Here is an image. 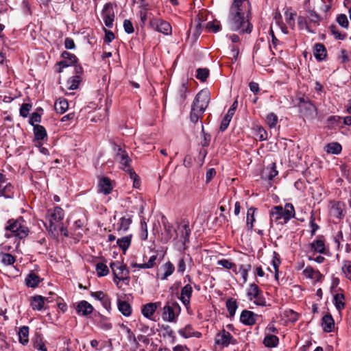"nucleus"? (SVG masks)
Returning a JSON list of instances; mask_svg holds the SVG:
<instances>
[{"mask_svg":"<svg viewBox=\"0 0 351 351\" xmlns=\"http://www.w3.org/2000/svg\"><path fill=\"white\" fill-rule=\"evenodd\" d=\"M295 208L292 204L287 203L283 208L281 206H274L270 212V223L284 225L286 224L291 219L295 217Z\"/></svg>","mask_w":351,"mask_h":351,"instance_id":"obj_3","label":"nucleus"},{"mask_svg":"<svg viewBox=\"0 0 351 351\" xmlns=\"http://www.w3.org/2000/svg\"><path fill=\"white\" fill-rule=\"evenodd\" d=\"M278 121V117L274 112H270L266 116L265 121L270 128H275Z\"/></svg>","mask_w":351,"mask_h":351,"instance_id":"obj_47","label":"nucleus"},{"mask_svg":"<svg viewBox=\"0 0 351 351\" xmlns=\"http://www.w3.org/2000/svg\"><path fill=\"white\" fill-rule=\"evenodd\" d=\"M341 149V145L339 143H330L326 146V151L328 154H338Z\"/></svg>","mask_w":351,"mask_h":351,"instance_id":"obj_44","label":"nucleus"},{"mask_svg":"<svg viewBox=\"0 0 351 351\" xmlns=\"http://www.w3.org/2000/svg\"><path fill=\"white\" fill-rule=\"evenodd\" d=\"M68 108L69 104L65 99L60 98L55 102V110L59 114L64 113Z\"/></svg>","mask_w":351,"mask_h":351,"instance_id":"obj_32","label":"nucleus"},{"mask_svg":"<svg viewBox=\"0 0 351 351\" xmlns=\"http://www.w3.org/2000/svg\"><path fill=\"white\" fill-rule=\"evenodd\" d=\"M62 56L66 60L60 62L59 65L60 66V68L69 66L77 61L76 56L67 51H64L62 53Z\"/></svg>","mask_w":351,"mask_h":351,"instance_id":"obj_24","label":"nucleus"},{"mask_svg":"<svg viewBox=\"0 0 351 351\" xmlns=\"http://www.w3.org/2000/svg\"><path fill=\"white\" fill-rule=\"evenodd\" d=\"M110 267L114 274L115 279L119 280V281H122L125 284L128 283V280L129 272L124 265L119 262L112 263L110 264Z\"/></svg>","mask_w":351,"mask_h":351,"instance_id":"obj_9","label":"nucleus"},{"mask_svg":"<svg viewBox=\"0 0 351 351\" xmlns=\"http://www.w3.org/2000/svg\"><path fill=\"white\" fill-rule=\"evenodd\" d=\"M141 239L142 240H146L148 237L147 232V226L145 221L141 222Z\"/></svg>","mask_w":351,"mask_h":351,"instance_id":"obj_58","label":"nucleus"},{"mask_svg":"<svg viewBox=\"0 0 351 351\" xmlns=\"http://www.w3.org/2000/svg\"><path fill=\"white\" fill-rule=\"evenodd\" d=\"M250 269L251 265L249 264L240 265L239 269L236 267V271H234L236 274V280L239 281L240 283H245L247 282V274Z\"/></svg>","mask_w":351,"mask_h":351,"instance_id":"obj_16","label":"nucleus"},{"mask_svg":"<svg viewBox=\"0 0 351 351\" xmlns=\"http://www.w3.org/2000/svg\"><path fill=\"white\" fill-rule=\"evenodd\" d=\"M175 271V266L171 261H167L163 264L158 272V276L162 280L167 279Z\"/></svg>","mask_w":351,"mask_h":351,"instance_id":"obj_14","label":"nucleus"},{"mask_svg":"<svg viewBox=\"0 0 351 351\" xmlns=\"http://www.w3.org/2000/svg\"><path fill=\"white\" fill-rule=\"evenodd\" d=\"M256 208L251 207L247 212V229L252 230L253 229V223L255 221L254 214Z\"/></svg>","mask_w":351,"mask_h":351,"instance_id":"obj_43","label":"nucleus"},{"mask_svg":"<svg viewBox=\"0 0 351 351\" xmlns=\"http://www.w3.org/2000/svg\"><path fill=\"white\" fill-rule=\"evenodd\" d=\"M330 32L331 34L334 36L335 39L337 40H344L346 38V34H343L338 30L337 27L335 25H331L329 27Z\"/></svg>","mask_w":351,"mask_h":351,"instance_id":"obj_53","label":"nucleus"},{"mask_svg":"<svg viewBox=\"0 0 351 351\" xmlns=\"http://www.w3.org/2000/svg\"><path fill=\"white\" fill-rule=\"evenodd\" d=\"M161 303L160 302H150L147 303L143 306L141 309V313L143 315L148 319H150L151 317L154 314L158 307L160 306Z\"/></svg>","mask_w":351,"mask_h":351,"instance_id":"obj_19","label":"nucleus"},{"mask_svg":"<svg viewBox=\"0 0 351 351\" xmlns=\"http://www.w3.org/2000/svg\"><path fill=\"white\" fill-rule=\"evenodd\" d=\"M99 190L104 194H109L112 190L111 182L108 178H102L99 180L98 184Z\"/></svg>","mask_w":351,"mask_h":351,"instance_id":"obj_23","label":"nucleus"},{"mask_svg":"<svg viewBox=\"0 0 351 351\" xmlns=\"http://www.w3.org/2000/svg\"><path fill=\"white\" fill-rule=\"evenodd\" d=\"M162 224L165 231L164 240L165 242H167L171 239L173 237V231L176 230H173V225L168 221H162Z\"/></svg>","mask_w":351,"mask_h":351,"instance_id":"obj_39","label":"nucleus"},{"mask_svg":"<svg viewBox=\"0 0 351 351\" xmlns=\"http://www.w3.org/2000/svg\"><path fill=\"white\" fill-rule=\"evenodd\" d=\"M115 152L114 160L119 162L121 169L128 172L131 176H136V173L130 167L131 159L126 150L121 145L114 144L113 147Z\"/></svg>","mask_w":351,"mask_h":351,"instance_id":"obj_6","label":"nucleus"},{"mask_svg":"<svg viewBox=\"0 0 351 351\" xmlns=\"http://www.w3.org/2000/svg\"><path fill=\"white\" fill-rule=\"evenodd\" d=\"M176 232L177 238H180V241L184 245V249H186V243L189 241L191 234V229L189 227V221L188 219H182L177 226Z\"/></svg>","mask_w":351,"mask_h":351,"instance_id":"obj_8","label":"nucleus"},{"mask_svg":"<svg viewBox=\"0 0 351 351\" xmlns=\"http://www.w3.org/2000/svg\"><path fill=\"white\" fill-rule=\"evenodd\" d=\"M123 28L125 32L128 34H132L134 31L132 23L128 19L124 20Z\"/></svg>","mask_w":351,"mask_h":351,"instance_id":"obj_59","label":"nucleus"},{"mask_svg":"<svg viewBox=\"0 0 351 351\" xmlns=\"http://www.w3.org/2000/svg\"><path fill=\"white\" fill-rule=\"evenodd\" d=\"M322 326L323 330L326 332L332 331L335 326V322L331 315H325L322 319Z\"/></svg>","mask_w":351,"mask_h":351,"instance_id":"obj_25","label":"nucleus"},{"mask_svg":"<svg viewBox=\"0 0 351 351\" xmlns=\"http://www.w3.org/2000/svg\"><path fill=\"white\" fill-rule=\"evenodd\" d=\"M345 297L343 293H337L334 295L333 300L335 305V307L338 311H341L345 307V302H344Z\"/></svg>","mask_w":351,"mask_h":351,"instance_id":"obj_37","label":"nucleus"},{"mask_svg":"<svg viewBox=\"0 0 351 351\" xmlns=\"http://www.w3.org/2000/svg\"><path fill=\"white\" fill-rule=\"evenodd\" d=\"M162 311V317L165 321L175 322L180 313L181 308L177 302L169 300L166 303Z\"/></svg>","mask_w":351,"mask_h":351,"instance_id":"obj_7","label":"nucleus"},{"mask_svg":"<svg viewBox=\"0 0 351 351\" xmlns=\"http://www.w3.org/2000/svg\"><path fill=\"white\" fill-rule=\"evenodd\" d=\"M1 261L5 265H12L15 262V258L8 253H4L1 255Z\"/></svg>","mask_w":351,"mask_h":351,"instance_id":"obj_54","label":"nucleus"},{"mask_svg":"<svg viewBox=\"0 0 351 351\" xmlns=\"http://www.w3.org/2000/svg\"><path fill=\"white\" fill-rule=\"evenodd\" d=\"M209 75V70L206 68H199L197 70L196 78L201 80L202 82H204L206 80L208 76Z\"/></svg>","mask_w":351,"mask_h":351,"instance_id":"obj_49","label":"nucleus"},{"mask_svg":"<svg viewBox=\"0 0 351 351\" xmlns=\"http://www.w3.org/2000/svg\"><path fill=\"white\" fill-rule=\"evenodd\" d=\"M252 289L248 291L247 294L250 300H252L253 298L257 297L262 292L258 289V287H252Z\"/></svg>","mask_w":351,"mask_h":351,"instance_id":"obj_62","label":"nucleus"},{"mask_svg":"<svg viewBox=\"0 0 351 351\" xmlns=\"http://www.w3.org/2000/svg\"><path fill=\"white\" fill-rule=\"evenodd\" d=\"M345 204L342 202H331L330 215V216L341 219L345 215Z\"/></svg>","mask_w":351,"mask_h":351,"instance_id":"obj_13","label":"nucleus"},{"mask_svg":"<svg viewBox=\"0 0 351 351\" xmlns=\"http://www.w3.org/2000/svg\"><path fill=\"white\" fill-rule=\"evenodd\" d=\"M191 287H184L182 289L180 300L185 306H187L189 304V298L191 297Z\"/></svg>","mask_w":351,"mask_h":351,"instance_id":"obj_40","label":"nucleus"},{"mask_svg":"<svg viewBox=\"0 0 351 351\" xmlns=\"http://www.w3.org/2000/svg\"><path fill=\"white\" fill-rule=\"evenodd\" d=\"M311 248L315 252L323 253L325 250L324 243L321 239H317L311 243Z\"/></svg>","mask_w":351,"mask_h":351,"instance_id":"obj_48","label":"nucleus"},{"mask_svg":"<svg viewBox=\"0 0 351 351\" xmlns=\"http://www.w3.org/2000/svg\"><path fill=\"white\" fill-rule=\"evenodd\" d=\"M250 11L251 4L248 0H234L230 8L229 23L231 29L250 34L252 29L248 19Z\"/></svg>","mask_w":351,"mask_h":351,"instance_id":"obj_1","label":"nucleus"},{"mask_svg":"<svg viewBox=\"0 0 351 351\" xmlns=\"http://www.w3.org/2000/svg\"><path fill=\"white\" fill-rule=\"evenodd\" d=\"M80 82V77L79 75H75L70 79H69L66 82V87L69 90H75L78 88Z\"/></svg>","mask_w":351,"mask_h":351,"instance_id":"obj_45","label":"nucleus"},{"mask_svg":"<svg viewBox=\"0 0 351 351\" xmlns=\"http://www.w3.org/2000/svg\"><path fill=\"white\" fill-rule=\"evenodd\" d=\"M114 13L110 10H106L103 13V19L106 27H112L114 21Z\"/></svg>","mask_w":351,"mask_h":351,"instance_id":"obj_41","label":"nucleus"},{"mask_svg":"<svg viewBox=\"0 0 351 351\" xmlns=\"http://www.w3.org/2000/svg\"><path fill=\"white\" fill-rule=\"evenodd\" d=\"M43 279L35 272L31 271L25 278L26 285H38Z\"/></svg>","mask_w":351,"mask_h":351,"instance_id":"obj_34","label":"nucleus"},{"mask_svg":"<svg viewBox=\"0 0 351 351\" xmlns=\"http://www.w3.org/2000/svg\"><path fill=\"white\" fill-rule=\"evenodd\" d=\"M257 315L252 311L243 310L240 315V321L245 325L252 326L256 323Z\"/></svg>","mask_w":351,"mask_h":351,"instance_id":"obj_18","label":"nucleus"},{"mask_svg":"<svg viewBox=\"0 0 351 351\" xmlns=\"http://www.w3.org/2000/svg\"><path fill=\"white\" fill-rule=\"evenodd\" d=\"M64 215V210L59 206H56L53 209L47 210L45 226L53 237L58 234V224L63 219Z\"/></svg>","mask_w":351,"mask_h":351,"instance_id":"obj_5","label":"nucleus"},{"mask_svg":"<svg viewBox=\"0 0 351 351\" xmlns=\"http://www.w3.org/2000/svg\"><path fill=\"white\" fill-rule=\"evenodd\" d=\"M122 328L126 332L129 342L130 343L137 344L138 341L134 332L126 326L123 325Z\"/></svg>","mask_w":351,"mask_h":351,"instance_id":"obj_52","label":"nucleus"},{"mask_svg":"<svg viewBox=\"0 0 351 351\" xmlns=\"http://www.w3.org/2000/svg\"><path fill=\"white\" fill-rule=\"evenodd\" d=\"M217 265L219 266H221L223 268L226 269H231L233 272L236 271L237 265L229 259L223 258L219 260L217 263Z\"/></svg>","mask_w":351,"mask_h":351,"instance_id":"obj_42","label":"nucleus"},{"mask_svg":"<svg viewBox=\"0 0 351 351\" xmlns=\"http://www.w3.org/2000/svg\"><path fill=\"white\" fill-rule=\"evenodd\" d=\"M210 101L209 93L202 90L195 96L190 112V120L195 123L202 117Z\"/></svg>","mask_w":351,"mask_h":351,"instance_id":"obj_2","label":"nucleus"},{"mask_svg":"<svg viewBox=\"0 0 351 351\" xmlns=\"http://www.w3.org/2000/svg\"><path fill=\"white\" fill-rule=\"evenodd\" d=\"M278 173V172L276 170V163L272 162L263 169L261 175L263 178L268 180H272Z\"/></svg>","mask_w":351,"mask_h":351,"instance_id":"obj_21","label":"nucleus"},{"mask_svg":"<svg viewBox=\"0 0 351 351\" xmlns=\"http://www.w3.org/2000/svg\"><path fill=\"white\" fill-rule=\"evenodd\" d=\"M187 92H188V88L186 86V84H182L181 86L180 87L178 94L180 97V99L184 101L187 96Z\"/></svg>","mask_w":351,"mask_h":351,"instance_id":"obj_61","label":"nucleus"},{"mask_svg":"<svg viewBox=\"0 0 351 351\" xmlns=\"http://www.w3.org/2000/svg\"><path fill=\"white\" fill-rule=\"evenodd\" d=\"M271 45H270V50L272 52L273 54H275L274 49L280 51H282V49L280 47L281 43L276 38L275 36L274 32L271 30Z\"/></svg>","mask_w":351,"mask_h":351,"instance_id":"obj_46","label":"nucleus"},{"mask_svg":"<svg viewBox=\"0 0 351 351\" xmlns=\"http://www.w3.org/2000/svg\"><path fill=\"white\" fill-rule=\"evenodd\" d=\"M19 342L23 345H25L29 341V327L22 326L19 331Z\"/></svg>","mask_w":351,"mask_h":351,"instance_id":"obj_36","label":"nucleus"},{"mask_svg":"<svg viewBox=\"0 0 351 351\" xmlns=\"http://www.w3.org/2000/svg\"><path fill=\"white\" fill-rule=\"evenodd\" d=\"M278 342V337L274 335H266L263 340V344L267 348H275Z\"/></svg>","mask_w":351,"mask_h":351,"instance_id":"obj_35","label":"nucleus"},{"mask_svg":"<svg viewBox=\"0 0 351 351\" xmlns=\"http://www.w3.org/2000/svg\"><path fill=\"white\" fill-rule=\"evenodd\" d=\"M178 333L184 338H189L192 336L199 337L200 333L194 332L193 327L191 325H186L184 328L179 330Z\"/></svg>","mask_w":351,"mask_h":351,"instance_id":"obj_31","label":"nucleus"},{"mask_svg":"<svg viewBox=\"0 0 351 351\" xmlns=\"http://www.w3.org/2000/svg\"><path fill=\"white\" fill-rule=\"evenodd\" d=\"M238 102L237 101H234L230 108L228 110V113L225 115L223 119L221 121L220 125V131L224 132L227 128L228 127L230 122L234 114V111L237 108Z\"/></svg>","mask_w":351,"mask_h":351,"instance_id":"obj_15","label":"nucleus"},{"mask_svg":"<svg viewBox=\"0 0 351 351\" xmlns=\"http://www.w3.org/2000/svg\"><path fill=\"white\" fill-rule=\"evenodd\" d=\"M157 255L152 256L148 260L147 263H145L146 267L148 269L153 268L156 265Z\"/></svg>","mask_w":351,"mask_h":351,"instance_id":"obj_64","label":"nucleus"},{"mask_svg":"<svg viewBox=\"0 0 351 351\" xmlns=\"http://www.w3.org/2000/svg\"><path fill=\"white\" fill-rule=\"evenodd\" d=\"M303 274L305 278L311 279L315 283L320 282L323 278L318 270L314 269L311 267H306L303 271Z\"/></svg>","mask_w":351,"mask_h":351,"instance_id":"obj_20","label":"nucleus"},{"mask_svg":"<svg viewBox=\"0 0 351 351\" xmlns=\"http://www.w3.org/2000/svg\"><path fill=\"white\" fill-rule=\"evenodd\" d=\"M314 56L319 60H323L326 57V49L322 43H316L314 45Z\"/></svg>","mask_w":351,"mask_h":351,"instance_id":"obj_27","label":"nucleus"},{"mask_svg":"<svg viewBox=\"0 0 351 351\" xmlns=\"http://www.w3.org/2000/svg\"><path fill=\"white\" fill-rule=\"evenodd\" d=\"M5 229L7 237L14 236L20 239L26 237L29 232V228L26 226V222L22 217L17 219H10Z\"/></svg>","mask_w":351,"mask_h":351,"instance_id":"obj_4","label":"nucleus"},{"mask_svg":"<svg viewBox=\"0 0 351 351\" xmlns=\"http://www.w3.org/2000/svg\"><path fill=\"white\" fill-rule=\"evenodd\" d=\"M41 121V115L38 114V112H33L30 117L29 123L31 124L33 127L36 125L35 123H40Z\"/></svg>","mask_w":351,"mask_h":351,"instance_id":"obj_57","label":"nucleus"},{"mask_svg":"<svg viewBox=\"0 0 351 351\" xmlns=\"http://www.w3.org/2000/svg\"><path fill=\"white\" fill-rule=\"evenodd\" d=\"M96 271L99 276H103L108 274L109 269L106 264L99 263L96 265Z\"/></svg>","mask_w":351,"mask_h":351,"instance_id":"obj_51","label":"nucleus"},{"mask_svg":"<svg viewBox=\"0 0 351 351\" xmlns=\"http://www.w3.org/2000/svg\"><path fill=\"white\" fill-rule=\"evenodd\" d=\"M14 194V187L10 182H6L3 186L0 189V197L5 198H12Z\"/></svg>","mask_w":351,"mask_h":351,"instance_id":"obj_33","label":"nucleus"},{"mask_svg":"<svg viewBox=\"0 0 351 351\" xmlns=\"http://www.w3.org/2000/svg\"><path fill=\"white\" fill-rule=\"evenodd\" d=\"M45 303V298L41 295H36L32 298L31 306L33 310L40 311Z\"/></svg>","mask_w":351,"mask_h":351,"instance_id":"obj_30","label":"nucleus"},{"mask_svg":"<svg viewBox=\"0 0 351 351\" xmlns=\"http://www.w3.org/2000/svg\"><path fill=\"white\" fill-rule=\"evenodd\" d=\"M285 16L286 18V21L287 22L288 24H289V25L294 24V16H295V12H292L289 11V10H287L285 12Z\"/></svg>","mask_w":351,"mask_h":351,"instance_id":"obj_60","label":"nucleus"},{"mask_svg":"<svg viewBox=\"0 0 351 351\" xmlns=\"http://www.w3.org/2000/svg\"><path fill=\"white\" fill-rule=\"evenodd\" d=\"M75 310L78 315L88 316L93 311V306L86 300H82L77 303Z\"/></svg>","mask_w":351,"mask_h":351,"instance_id":"obj_17","label":"nucleus"},{"mask_svg":"<svg viewBox=\"0 0 351 351\" xmlns=\"http://www.w3.org/2000/svg\"><path fill=\"white\" fill-rule=\"evenodd\" d=\"M193 263V259L189 254H182L176 263L177 272L180 274H183L187 267H191Z\"/></svg>","mask_w":351,"mask_h":351,"instance_id":"obj_12","label":"nucleus"},{"mask_svg":"<svg viewBox=\"0 0 351 351\" xmlns=\"http://www.w3.org/2000/svg\"><path fill=\"white\" fill-rule=\"evenodd\" d=\"M215 343L223 347H228L230 344H236L237 340L229 332L222 330L216 335Z\"/></svg>","mask_w":351,"mask_h":351,"instance_id":"obj_11","label":"nucleus"},{"mask_svg":"<svg viewBox=\"0 0 351 351\" xmlns=\"http://www.w3.org/2000/svg\"><path fill=\"white\" fill-rule=\"evenodd\" d=\"M64 46L67 49H74L75 45L74 40L71 38H66L64 40Z\"/></svg>","mask_w":351,"mask_h":351,"instance_id":"obj_63","label":"nucleus"},{"mask_svg":"<svg viewBox=\"0 0 351 351\" xmlns=\"http://www.w3.org/2000/svg\"><path fill=\"white\" fill-rule=\"evenodd\" d=\"M336 21L337 23L343 28H348L349 21L347 16L345 14H340L337 16Z\"/></svg>","mask_w":351,"mask_h":351,"instance_id":"obj_50","label":"nucleus"},{"mask_svg":"<svg viewBox=\"0 0 351 351\" xmlns=\"http://www.w3.org/2000/svg\"><path fill=\"white\" fill-rule=\"evenodd\" d=\"M132 223L131 217H123L120 219L119 222L118 223L117 232L119 234L125 233L128 230L130 225Z\"/></svg>","mask_w":351,"mask_h":351,"instance_id":"obj_26","label":"nucleus"},{"mask_svg":"<svg viewBox=\"0 0 351 351\" xmlns=\"http://www.w3.org/2000/svg\"><path fill=\"white\" fill-rule=\"evenodd\" d=\"M35 141L40 144V141L47 138V134L45 128L41 125H36L33 128Z\"/></svg>","mask_w":351,"mask_h":351,"instance_id":"obj_22","label":"nucleus"},{"mask_svg":"<svg viewBox=\"0 0 351 351\" xmlns=\"http://www.w3.org/2000/svg\"><path fill=\"white\" fill-rule=\"evenodd\" d=\"M119 311L125 317H129L132 313L131 306L125 301L118 300L117 302Z\"/></svg>","mask_w":351,"mask_h":351,"instance_id":"obj_28","label":"nucleus"},{"mask_svg":"<svg viewBox=\"0 0 351 351\" xmlns=\"http://www.w3.org/2000/svg\"><path fill=\"white\" fill-rule=\"evenodd\" d=\"M226 308L229 313L230 317H233L238 308L236 300L232 298H228L226 301Z\"/></svg>","mask_w":351,"mask_h":351,"instance_id":"obj_38","label":"nucleus"},{"mask_svg":"<svg viewBox=\"0 0 351 351\" xmlns=\"http://www.w3.org/2000/svg\"><path fill=\"white\" fill-rule=\"evenodd\" d=\"M206 29L213 33H216L221 29V25L219 22H208L206 24Z\"/></svg>","mask_w":351,"mask_h":351,"instance_id":"obj_56","label":"nucleus"},{"mask_svg":"<svg viewBox=\"0 0 351 351\" xmlns=\"http://www.w3.org/2000/svg\"><path fill=\"white\" fill-rule=\"evenodd\" d=\"M132 235H127L117 241V245L125 252L130 246Z\"/></svg>","mask_w":351,"mask_h":351,"instance_id":"obj_29","label":"nucleus"},{"mask_svg":"<svg viewBox=\"0 0 351 351\" xmlns=\"http://www.w3.org/2000/svg\"><path fill=\"white\" fill-rule=\"evenodd\" d=\"M32 104H23L20 108V115L23 117H27L32 110Z\"/></svg>","mask_w":351,"mask_h":351,"instance_id":"obj_55","label":"nucleus"},{"mask_svg":"<svg viewBox=\"0 0 351 351\" xmlns=\"http://www.w3.org/2000/svg\"><path fill=\"white\" fill-rule=\"evenodd\" d=\"M150 26L156 31L165 35H171L172 29L169 23L162 19L152 18L149 21Z\"/></svg>","mask_w":351,"mask_h":351,"instance_id":"obj_10","label":"nucleus"}]
</instances>
